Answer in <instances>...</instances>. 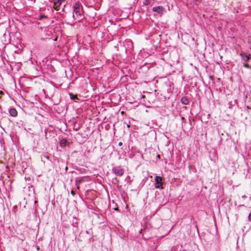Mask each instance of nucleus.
Masks as SVG:
<instances>
[{"instance_id":"nucleus-1","label":"nucleus","mask_w":251,"mask_h":251,"mask_svg":"<svg viewBox=\"0 0 251 251\" xmlns=\"http://www.w3.org/2000/svg\"><path fill=\"white\" fill-rule=\"evenodd\" d=\"M82 6L80 2H76L74 6V18L79 21L82 19V15L80 12V7Z\"/></svg>"},{"instance_id":"nucleus-2","label":"nucleus","mask_w":251,"mask_h":251,"mask_svg":"<svg viewBox=\"0 0 251 251\" xmlns=\"http://www.w3.org/2000/svg\"><path fill=\"white\" fill-rule=\"evenodd\" d=\"M112 172L117 176H122L124 173V170L120 166L114 167L112 168Z\"/></svg>"},{"instance_id":"nucleus-3","label":"nucleus","mask_w":251,"mask_h":251,"mask_svg":"<svg viewBox=\"0 0 251 251\" xmlns=\"http://www.w3.org/2000/svg\"><path fill=\"white\" fill-rule=\"evenodd\" d=\"M155 188L156 189H162V178L160 176H156L155 178Z\"/></svg>"},{"instance_id":"nucleus-4","label":"nucleus","mask_w":251,"mask_h":251,"mask_svg":"<svg viewBox=\"0 0 251 251\" xmlns=\"http://www.w3.org/2000/svg\"><path fill=\"white\" fill-rule=\"evenodd\" d=\"M240 55L241 56L242 60L245 62H247L251 59V55L249 53L241 52Z\"/></svg>"},{"instance_id":"nucleus-5","label":"nucleus","mask_w":251,"mask_h":251,"mask_svg":"<svg viewBox=\"0 0 251 251\" xmlns=\"http://www.w3.org/2000/svg\"><path fill=\"white\" fill-rule=\"evenodd\" d=\"M163 7L161 6L154 7L152 8V11L158 14H162L163 11Z\"/></svg>"},{"instance_id":"nucleus-6","label":"nucleus","mask_w":251,"mask_h":251,"mask_svg":"<svg viewBox=\"0 0 251 251\" xmlns=\"http://www.w3.org/2000/svg\"><path fill=\"white\" fill-rule=\"evenodd\" d=\"M86 176H83L81 177H77L75 179V184L76 185H79L82 181H84V178H86Z\"/></svg>"},{"instance_id":"nucleus-7","label":"nucleus","mask_w":251,"mask_h":251,"mask_svg":"<svg viewBox=\"0 0 251 251\" xmlns=\"http://www.w3.org/2000/svg\"><path fill=\"white\" fill-rule=\"evenodd\" d=\"M10 115L12 117H16L17 115V111L15 108H11L9 110Z\"/></svg>"},{"instance_id":"nucleus-8","label":"nucleus","mask_w":251,"mask_h":251,"mask_svg":"<svg viewBox=\"0 0 251 251\" xmlns=\"http://www.w3.org/2000/svg\"><path fill=\"white\" fill-rule=\"evenodd\" d=\"M181 101L184 105H188L189 104V100L185 97H183L181 98Z\"/></svg>"},{"instance_id":"nucleus-9","label":"nucleus","mask_w":251,"mask_h":251,"mask_svg":"<svg viewBox=\"0 0 251 251\" xmlns=\"http://www.w3.org/2000/svg\"><path fill=\"white\" fill-rule=\"evenodd\" d=\"M62 1L61 0H57V1L55 2L54 3V5H53V8L54 9H56V10H58V7L61 5V3H62Z\"/></svg>"},{"instance_id":"nucleus-10","label":"nucleus","mask_w":251,"mask_h":251,"mask_svg":"<svg viewBox=\"0 0 251 251\" xmlns=\"http://www.w3.org/2000/svg\"><path fill=\"white\" fill-rule=\"evenodd\" d=\"M67 143V141L65 139H63L60 142V145L61 147H64L66 145Z\"/></svg>"},{"instance_id":"nucleus-11","label":"nucleus","mask_w":251,"mask_h":251,"mask_svg":"<svg viewBox=\"0 0 251 251\" xmlns=\"http://www.w3.org/2000/svg\"><path fill=\"white\" fill-rule=\"evenodd\" d=\"M72 100L77 99L76 95H73L72 94H70Z\"/></svg>"},{"instance_id":"nucleus-12","label":"nucleus","mask_w":251,"mask_h":251,"mask_svg":"<svg viewBox=\"0 0 251 251\" xmlns=\"http://www.w3.org/2000/svg\"><path fill=\"white\" fill-rule=\"evenodd\" d=\"M243 67H244L245 68H250V66H249V65L247 63H245L243 64Z\"/></svg>"},{"instance_id":"nucleus-13","label":"nucleus","mask_w":251,"mask_h":251,"mask_svg":"<svg viewBox=\"0 0 251 251\" xmlns=\"http://www.w3.org/2000/svg\"><path fill=\"white\" fill-rule=\"evenodd\" d=\"M194 0V1H195L197 4H198V3H200L201 2V1H202V0Z\"/></svg>"},{"instance_id":"nucleus-14","label":"nucleus","mask_w":251,"mask_h":251,"mask_svg":"<svg viewBox=\"0 0 251 251\" xmlns=\"http://www.w3.org/2000/svg\"><path fill=\"white\" fill-rule=\"evenodd\" d=\"M248 219L249 221H251V212L249 214Z\"/></svg>"},{"instance_id":"nucleus-15","label":"nucleus","mask_w":251,"mask_h":251,"mask_svg":"<svg viewBox=\"0 0 251 251\" xmlns=\"http://www.w3.org/2000/svg\"><path fill=\"white\" fill-rule=\"evenodd\" d=\"M46 17H46V16H45V15H41V16H40V19L41 20V19H42V18H46Z\"/></svg>"},{"instance_id":"nucleus-16","label":"nucleus","mask_w":251,"mask_h":251,"mask_svg":"<svg viewBox=\"0 0 251 251\" xmlns=\"http://www.w3.org/2000/svg\"><path fill=\"white\" fill-rule=\"evenodd\" d=\"M71 194L73 196H75V192L73 190L71 191Z\"/></svg>"},{"instance_id":"nucleus-17","label":"nucleus","mask_w":251,"mask_h":251,"mask_svg":"<svg viewBox=\"0 0 251 251\" xmlns=\"http://www.w3.org/2000/svg\"><path fill=\"white\" fill-rule=\"evenodd\" d=\"M118 145L119 146H121L123 145V143L122 142H119Z\"/></svg>"},{"instance_id":"nucleus-18","label":"nucleus","mask_w":251,"mask_h":251,"mask_svg":"<svg viewBox=\"0 0 251 251\" xmlns=\"http://www.w3.org/2000/svg\"><path fill=\"white\" fill-rule=\"evenodd\" d=\"M141 97H142V98H145V95H142Z\"/></svg>"},{"instance_id":"nucleus-19","label":"nucleus","mask_w":251,"mask_h":251,"mask_svg":"<svg viewBox=\"0 0 251 251\" xmlns=\"http://www.w3.org/2000/svg\"><path fill=\"white\" fill-rule=\"evenodd\" d=\"M77 186V189H79V185H76Z\"/></svg>"},{"instance_id":"nucleus-20","label":"nucleus","mask_w":251,"mask_h":251,"mask_svg":"<svg viewBox=\"0 0 251 251\" xmlns=\"http://www.w3.org/2000/svg\"><path fill=\"white\" fill-rule=\"evenodd\" d=\"M157 157L160 158V155L159 154L157 155Z\"/></svg>"},{"instance_id":"nucleus-21","label":"nucleus","mask_w":251,"mask_h":251,"mask_svg":"<svg viewBox=\"0 0 251 251\" xmlns=\"http://www.w3.org/2000/svg\"><path fill=\"white\" fill-rule=\"evenodd\" d=\"M210 78H212V76H211V75L210 76Z\"/></svg>"}]
</instances>
